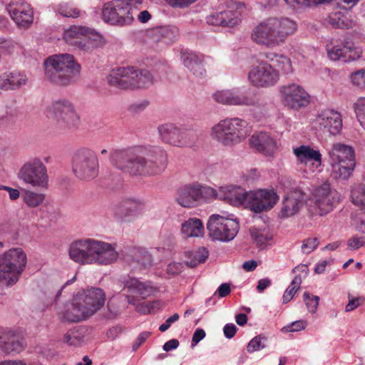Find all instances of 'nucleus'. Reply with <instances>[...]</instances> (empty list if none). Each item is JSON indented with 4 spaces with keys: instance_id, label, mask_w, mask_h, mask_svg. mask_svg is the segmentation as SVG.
Instances as JSON below:
<instances>
[{
    "instance_id": "59",
    "label": "nucleus",
    "mask_w": 365,
    "mask_h": 365,
    "mask_svg": "<svg viewBox=\"0 0 365 365\" xmlns=\"http://www.w3.org/2000/svg\"><path fill=\"white\" fill-rule=\"evenodd\" d=\"M365 245V237L353 236L347 241L348 248L351 250H358Z\"/></svg>"
},
{
    "instance_id": "48",
    "label": "nucleus",
    "mask_w": 365,
    "mask_h": 365,
    "mask_svg": "<svg viewBox=\"0 0 365 365\" xmlns=\"http://www.w3.org/2000/svg\"><path fill=\"white\" fill-rule=\"evenodd\" d=\"M328 24L336 28H344L348 26L345 22V16L340 11L332 12L326 19Z\"/></svg>"
},
{
    "instance_id": "31",
    "label": "nucleus",
    "mask_w": 365,
    "mask_h": 365,
    "mask_svg": "<svg viewBox=\"0 0 365 365\" xmlns=\"http://www.w3.org/2000/svg\"><path fill=\"white\" fill-rule=\"evenodd\" d=\"M68 112V103L66 100L53 102L46 110L47 118L55 120L59 127H66Z\"/></svg>"
},
{
    "instance_id": "47",
    "label": "nucleus",
    "mask_w": 365,
    "mask_h": 365,
    "mask_svg": "<svg viewBox=\"0 0 365 365\" xmlns=\"http://www.w3.org/2000/svg\"><path fill=\"white\" fill-rule=\"evenodd\" d=\"M24 202L30 207H36L43 203L45 195L27 190L23 195Z\"/></svg>"
},
{
    "instance_id": "10",
    "label": "nucleus",
    "mask_w": 365,
    "mask_h": 365,
    "mask_svg": "<svg viewBox=\"0 0 365 365\" xmlns=\"http://www.w3.org/2000/svg\"><path fill=\"white\" fill-rule=\"evenodd\" d=\"M239 223L236 220L214 214L210 216L207 223L209 235L222 242L233 240L239 231Z\"/></svg>"
},
{
    "instance_id": "40",
    "label": "nucleus",
    "mask_w": 365,
    "mask_h": 365,
    "mask_svg": "<svg viewBox=\"0 0 365 365\" xmlns=\"http://www.w3.org/2000/svg\"><path fill=\"white\" fill-rule=\"evenodd\" d=\"M114 4L118 11V20H126V21L122 23V24H118V26H122L130 24L133 21L134 14L133 9L129 6L127 0H115Z\"/></svg>"
},
{
    "instance_id": "28",
    "label": "nucleus",
    "mask_w": 365,
    "mask_h": 365,
    "mask_svg": "<svg viewBox=\"0 0 365 365\" xmlns=\"http://www.w3.org/2000/svg\"><path fill=\"white\" fill-rule=\"evenodd\" d=\"M223 121L233 145L241 143L249 135L247 123L245 120L239 118H227Z\"/></svg>"
},
{
    "instance_id": "56",
    "label": "nucleus",
    "mask_w": 365,
    "mask_h": 365,
    "mask_svg": "<svg viewBox=\"0 0 365 365\" xmlns=\"http://www.w3.org/2000/svg\"><path fill=\"white\" fill-rule=\"evenodd\" d=\"M303 297L309 311L314 313L318 307L319 298L317 296H310L309 292H304Z\"/></svg>"
},
{
    "instance_id": "14",
    "label": "nucleus",
    "mask_w": 365,
    "mask_h": 365,
    "mask_svg": "<svg viewBox=\"0 0 365 365\" xmlns=\"http://www.w3.org/2000/svg\"><path fill=\"white\" fill-rule=\"evenodd\" d=\"M279 79V71L267 62L260 63L254 66L248 73L250 83L257 88L274 86L277 83Z\"/></svg>"
},
{
    "instance_id": "54",
    "label": "nucleus",
    "mask_w": 365,
    "mask_h": 365,
    "mask_svg": "<svg viewBox=\"0 0 365 365\" xmlns=\"http://www.w3.org/2000/svg\"><path fill=\"white\" fill-rule=\"evenodd\" d=\"M208 257V252L202 248L194 253V259L187 262V265L190 267H195L200 263L204 262Z\"/></svg>"
},
{
    "instance_id": "26",
    "label": "nucleus",
    "mask_w": 365,
    "mask_h": 365,
    "mask_svg": "<svg viewBox=\"0 0 365 365\" xmlns=\"http://www.w3.org/2000/svg\"><path fill=\"white\" fill-rule=\"evenodd\" d=\"M206 21L212 26L233 27L241 21V14L237 10H226L209 15Z\"/></svg>"
},
{
    "instance_id": "46",
    "label": "nucleus",
    "mask_w": 365,
    "mask_h": 365,
    "mask_svg": "<svg viewBox=\"0 0 365 365\" xmlns=\"http://www.w3.org/2000/svg\"><path fill=\"white\" fill-rule=\"evenodd\" d=\"M220 188L217 190L214 188L199 184V203L218 199Z\"/></svg>"
},
{
    "instance_id": "12",
    "label": "nucleus",
    "mask_w": 365,
    "mask_h": 365,
    "mask_svg": "<svg viewBox=\"0 0 365 365\" xmlns=\"http://www.w3.org/2000/svg\"><path fill=\"white\" fill-rule=\"evenodd\" d=\"M103 43V36L94 29L84 26H70V46L88 51Z\"/></svg>"
},
{
    "instance_id": "13",
    "label": "nucleus",
    "mask_w": 365,
    "mask_h": 365,
    "mask_svg": "<svg viewBox=\"0 0 365 365\" xmlns=\"http://www.w3.org/2000/svg\"><path fill=\"white\" fill-rule=\"evenodd\" d=\"M213 100L220 104L226 106H263L256 94L243 93L238 89H224L212 93Z\"/></svg>"
},
{
    "instance_id": "57",
    "label": "nucleus",
    "mask_w": 365,
    "mask_h": 365,
    "mask_svg": "<svg viewBox=\"0 0 365 365\" xmlns=\"http://www.w3.org/2000/svg\"><path fill=\"white\" fill-rule=\"evenodd\" d=\"M349 302L346 305L345 311L346 312H351L363 304L365 302V299L363 297H354L350 294L348 295Z\"/></svg>"
},
{
    "instance_id": "44",
    "label": "nucleus",
    "mask_w": 365,
    "mask_h": 365,
    "mask_svg": "<svg viewBox=\"0 0 365 365\" xmlns=\"http://www.w3.org/2000/svg\"><path fill=\"white\" fill-rule=\"evenodd\" d=\"M250 234L252 240L257 246H262L272 239V235L265 229L252 227L250 228Z\"/></svg>"
},
{
    "instance_id": "41",
    "label": "nucleus",
    "mask_w": 365,
    "mask_h": 365,
    "mask_svg": "<svg viewBox=\"0 0 365 365\" xmlns=\"http://www.w3.org/2000/svg\"><path fill=\"white\" fill-rule=\"evenodd\" d=\"M153 83V76L148 70L135 68L133 89L148 88Z\"/></svg>"
},
{
    "instance_id": "38",
    "label": "nucleus",
    "mask_w": 365,
    "mask_h": 365,
    "mask_svg": "<svg viewBox=\"0 0 365 365\" xmlns=\"http://www.w3.org/2000/svg\"><path fill=\"white\" fill-rule=\"evenodd\" d=\"M264 56L268 61L272 63L284 74H289L292 72L291 60L286 56L274 52H268L265 53Z\"/></svg>"
},
{
    "instance_id": "17",
    "label": "nucleus",
    "mask_w": 365,
    "mask_h": 365,
    "mask_svg": "<svg viewBox=\"0 0 365 365\" xmlns=\"http://www.w3.org/2000/svg\"><path fill=\"white\" fill-rule=\"evenodd\" d=\"M315 128L323 133L336 135L342 128V118L339 112L332 109L322 110L314 120Z\"/></svg>"
},
{
    "instance_id": "37",
    "label": "nucleus",
    "mask_w": 365,
    "mask_h": 365,
    "mask_svg": "<svg viewBox=\"0 0 365 365\" xmlns=\"http://www.w3.org/2000/svg\"><path fill=\"white\" fill-rule=\"evenodd\" d=\"M211 138L225 146H233L232 140L227 131L223 120L214 125L210 128Z\"/></svg>"
},
{
    "instance_id": "16",
    "label": "nucleus",
    "mask_w": 365,
    "mask_h": 365,
    "mask_svg": "<svg viewBox=\"0 0 365 365\" xmlns=\"http://www.w3.org/2000/svg\"><path fill=\"white\" fill-rule=\"evenodd\" d=\"M283 104L294 110H299L307 107L310 103L309 94L299 85L292 83L280 87Z\"/></svg>"
},
{
    "instance_id": "30",
    "label": "nucleus",
    "mask_w": 365,
    "mask_h": 365,
    "mask_svg": "<svg viewBox=\"0 0 365 365\" xmlns=\"http://www.w3.org/2000/svg\"><path fill=\"white\" fill-rule=\"evenodd\" d=\"M144 208V204L135 199H124L113 207V212L118 219H125L128 217L140 214Z\"/></svg>"
},
{
    "instance_id": "7",
    "label": "nucleus",
    "mask_w": 365,
    "mask_h": 365,
    "mask_svg": "<svg viewBox=\"0 0 365 365\" xmlns=\"http://www.w3.org/2000/svg\"><path fill=\"white\" fill-rule=\"evenodd\" d=\"M73 174L81 180H89L98 175L99 163L94 151L82 148L75 151L71 158Z\"/></svg>"
},
{
    "instance_id": "5",
    "label": "nucleus",
    "mask_w": 365,
    "mask_h": 365,
    "mask_svg": "<svg viewBox=\"0 0 365 365\" xmlns=\"http://www.w3.org/2000/svg\"><path fill=\"white\" fill-rule=\"evenodd\" d=\"M27 262L26 253L21 248H13L0 255V286L16 284Z\"/></svg>"
},
{
    "instance_id": "27",
    "label": "nucleus",
    "mask_w": 365,
    "mask_h": 365,
    "mask_svg": "<svg viewBox=\"0 0 365 365\" xmlns=\"http://www.w3.org/2000/svg\"><path fill=\"white\" fill-rule=\"evenodd\" d=\"M93 240H77L70 245V259L80 264H90Z\"/></svg>"
},
{
    "instance_id": "45",
    "label": "nucleus",
    "mask_w": 365,
    "mask_h": 365,
    "mask_svg": "<svg viewBox=\"0 0 365 365\" xmlns=\"http://www.w3.org/2000/svg\"><path fill=\"white\" fill-rule=\"evenodd\" d=\"M352 202L361 207V210L365 209V184L355 185L351 192Z\"/></svg>"
},
{
    "instance_id": "55",
    "label": "nucleus",
    "mask_w": 365,
    "mask_h": 365,
    "mask_svg": "<svg viewBox=\"0 0 365 365\" xmlns=\"http://www.w3.org/2000/svg\"><path fill=\"white\" fill-rule=\"evenodd\" d=\"M81 73V65L78 63L73 56L70 55V83L74 82L79 78Z\"/></svg>"
},
{
    "instance_id": "36",
    "label": "nucleus",
    "mask_w": 365,
    "mask_h": 365,
    "mask_svg": "<svg viewBox=\"0 0 365 365\" xmlns=\"http://www.w3.org/2000/svg\"><path fill=\"white\" fill-rule=\"evenodd\" d=\"M294 153L303 162L304 160L314 161L317 167L322 164V155L319 150H315L309 145H302L294 149Z\"/></svg>"
},
{
    "instance_id": "52",
    "label": "nucleus",
    "mask_w": 365,
    "mask_h": 365,
    "mask_svg": "<svg viewBox=\"0 0 365 365\" xmlns=\"http://www.w3.org/2000/svg\"><path fill=\"white\" fill-rule=\"evenodd\" d=\"M352 84L361 89L365 88V69H361L350 75Z\"/></svg>"
},
{
    "instance_id": "9",
    "label": "nucleus",
    "mask_w": 365,
    "mask_h": 365,
    "mask_svg": "<svg viewBox=\"0 0 365 365\" xmlns=\"http://www.w3.org/2000/svg\"><path fill=\"white\" fill-rule=\"evenodd\" d=\"M45 78L52 83L66 86L68 83V53L49 56L43 61Z\"/></svg>"
},
{
    "instance_id": "33",
    "label": "nucleus",
    "mask_w": 365,
    "mask_h": 365,
    "mask_svg": "<svg viewBox=\"0 0 365 365\" xmlns=\"http://www.w3.org/2000/svg\"><path fill=\"white\" fill-rule=\"evenodd\" d=\"M292 272L299 274H296L289 287L285 290L282 297L284 303L289 302L299 289L302 282V277L301 274H304V277H306L308 274V267L305 264H299L292 269Z\"/></svg>"
},
{
    "instance_id": "15",
    "label": "nucleus",
    "mask_w": 365,
    "mask_h": 365,
    "mask_svg": "<svg viewBox=\"0 0 365 365\" xmlns=\"http://www.w3.org/2000/svg\"><path fill=\"white\" fill-rule=\"evenodd\" d=\"M327 55L331 60L344 62L359 58L362 50L354 43L341 39L332 38L326 46Z\"/></svg>"
},
{
    "instance_id": "8",
    "label": "nucleus",
    "mask_w": 365,
    "mask_h": 365,
    "mask_svg": "<svg viewBox=\"0 0 365 365\" xmlns=\"http://www.w3.org/2000/svg\"><path fill=\"white\" fill-rule=\"evenodd\" d=\"M158 132L164 143L175 147L188 146L196 139L194 130L172 123L160 125L158 127Z\"/></svg>"
},
{
    "instance_id": "23",
    "label": "nucleus",
    "mask_w": 365,
    "mask_h": 365,
    "mask_svg": "<svg viewBox=\"0 0 365 365\" xmlns=\"http://www.w3.org/2000/svg\"><path fill=\"white\" fill-rule=\"evenodd\" d=\"M26 346L24 339L15 331L3 330L0 331V351L9 354H18Z\"/></svg>"
},
{
    "instance_id": "42",
    "label": "nucleus",
    "mask_w": 365,
    "mask_h": 365,
    "mask_svg": "<svg viewBox=\"0 0 365 365\" xmlns=\"http://www.w3.org/2000/svg\"><path fill=\"white\" fill-rule=\"evenodd\" d=\"M158 41L165 43H171L175 41L179 36V30L175 26H160L155 31Z\"/></svg>"
},
{
    "instance_id": "39",
    "label": "nucleus",
    "mask_w": 365,
    "mask_h": 365,
    "mask_svg": "<svg viewBox=\"0 0 365 365\" xmlns=\"http://www.w3.org/2000/svg\"><path fill=\"white\" fill-rule=\"evenodd\" d=\"M182 233L187 237L202 236L204 232L202 222L197 218H190L182 224Z\"/></svg>"
},
{
    "instance_id": "19",
    "label": "nucleus",
    "mask_w": 365,
    "mask_h": 365,
    "mask_svg": "<svg viewBox=\"0 0 365 365\" xmlns=\"http://www.w3.org/2000/svg\"><path fill=\"white\" fill-rule=\"evenodd\" d=\"M6 9L16 25L28 29L34 21V12L30 4L24 1L11 2Z\"/></svg>"
},
{
    "instance_id": "58",
    "label": "nucleus",
    "mask_w": 365,
    "mask_h": 365,
    "mask_svg": "<svg viewBox=\"0 0 365 365\" xmlns=\"http://www.w3.org/2000/svg\"><path fill=\"white\" fill-rule=\"evenodd\" d=\"M319 245L317 238H307L303 241L302 251L304 254H309L314 251Z\"/></svg>"
},
{
    "instance_id": "29",
    "label": "nucleus",
    "mask_w": 365,
    "mask_h": 365,
    "mask_svg": "<svg viewBox=\"0 0 365 365\" xmlns=\"http://www.w3.org/2000/svg\"><path fill=\"white\" fill-rule=\"evenodd\" d=\"M199 184L185 185L178 190L176 201L185 207H192L199 203Z\"/></svg>"
},
{
    "instance_id": "34",
    "label": "nucleus",
    "mask_w": 365,
    "mask_h": 365,
    "mask_svg": "<svg viewBox=\"0 0 365 365\" xmlns=\"http://www.w3.org/2000/svg\"><path fill=\"white\" fill-rule=\"evenodd\" d=\"M125 288L130 294H135L140 297L142 299H145L152 295L155 289L149 283L141 282L137 279H130L125 284Z\"/></svg>"
},
{
    "instance_id": "2",
    "label": "nucleus",
    "mask_w": 365,
    "mask_h": 365,
    "mask_svg": "<svg viewBox=\"0 0 365 365\" xmlns=\"http://www.w3.org/2000/svg\"><path fill=\"white\" fill-rule=\"evenodd\" d=\"M297 29L296 22L288 18L268 19L252 29L251 39L258 45L272 48L283 44Z\"/></svg>"
},
{
    "instance_id": "25",
    "label": "nucleus",
    "mask_w": 365,
    "mask_h": 365,
    "mask_svg": "<svg viewBox=\"0 0 365 365\" xmlns=\"http://www.w3.org/2000/svg\"><path fill=\"white\" fill-rule=\"evenodd\" d=\"M248 193L240 186L228 185L220 187L218 200L238 206L247 201Z\"/></svg>"
},
{
    "instance_id": "43",
    "label": "nucleus",
    "mask_w": 365,
    "mask_h": 365,
    "mask_svg": "<svg viewBox=\"0 0 365 365\" xmlns=\"http://www.w3.org/2000/svg\"><path fill=\"white\" fill-rule=\"evenodd\" d=\"M117 14L118 11L115 9L114 1H113L108 2L104 6L102 11V17L106 22L110 23L113 25L118 26V24H122V23L126 21L125 19L119 21Z\"/></svg>"
},
{
    "instance_id": "50",
    "label": "nucleus",
    "mask_w": 365,
    "mask_h": 365,
    "mask_svg": "<svg viewBox=\"0 0 365 365\" xmlns=\"http://www.w3.org/2000/svg\"><path fill=\"white\" fill-rule=\"evenodd\" d=\"M267 338L262 335H258L254 337L247 344V350L250 353H252L266 347L265 342Z\"/></svg>"
},
{
    "instance_id": "51",
    "label": "nucleus",
    "mask_w": 365,
    "mask_h": 365,
    "mask_svg": "<svg viewBox=\"0 0 365 365\" xmlns=\"http://www.w3.org/2000/svg\"><path fill=\"white\" fill-rule=\"evenodd\" d=\"M161 306L160 301H153L143 302L138 306V312L143 314L154 313L156 310L159 309Z\"/></svg>"
},
{
    "instance_id": "11",
    "label": "nucleus",
    "mask_w": 365,
    "mask_h": 365,
    "mask_svg": "<svg viewBox=\"0 0 365 365\" xmlns=\"http://www.w3.org/2000/svg\"><path fill=\"white\" fill-rule=\"evenodd\" d=\"M18 178L32 187L47 188L48 176L47 168L41 159L33 158L25 163L18 173Z\"/></svg>"
},
{
    "instance_id": "18",
    "label": "nucleus",
    "mask_w": 365,
    "mask_h": 365,
    "mask_svg": "<svg viewBox=\"0 0 365 365\" xmlns=\"http://www.w3.org/2000/svg\"><path fill=\"white\" fill-rule=\"evenodd\" d=\"M279 200V197L273 190H259L248 193L247 202L250 209L259 213L271 210Z\"/></svg>"
},
{
    "instance_id": "53",
    "label": "nucleus",
    "mask_w": 365,
    "mask_h": 365,
    "mask_svg": "<svg viewBox=\"0 0 365 365\" xmlns=\"http://www.w3.org/2000/svg\"><path fill=\"white\" fill-rule=\"evenodd\" d=\"M354 111L360 124L365 120V98H359L354 104Z\"/></svg>"
},
{
    "instance_id": "21",
    "label": "nucleus",
    "mask_w": 365,
    "mask_h": 365,
    "mask_svg": "<svg viewBox=\"0 0 365 365\" xmlns=\"http://www.w3.org/2000/svg\"><path fill=\"white\" fill-rule=\"evenodd\" d=\"M91 250L90 264H110L118 257L115 248L110 244L104 242L94 240Z\"/></svg>"
},
{
    "instance_id": "64",
    "label": "nucleus",
    "mask_w": 365,
    "mask_h": 365,
    "mask_svg": "<svg viewBox=\"0 0 365 365\" xmlns=\"http://www.w3.org/2000/svg\"><path fill=\"white\" fill-rule=\"evenodd\" d=\"M355 222L357 230L365 233V214H358V215L356 217Z\"/></svg>"
},
{
    "instance_id": "20",
    "label": "nucleus",
    "mask_w": 365,
    "mask_h": 365,
    "mask_svg": "<svg viewBox=\"0 0 365 365\" xmlns=\"http://www.w3.org/2000/svg\"><path fill=\"white\" fill-rule=\"evenodd\" d=\"M135 67H118L107 76L109 86L118 89H133Z\"/></svg>"
},
{
    "instance_id": "61",
    "label": "nucleus",
    "mask_w": 365,
    "mask_h": 365,
    "mask_svg": "<svg viewBox=\"0 0 365 365\" xmlns=\"http://www.w3.org/2000/svg\"><path fill=\"white\" fill-rule=\"evenodd\" d=\"M80 125V115L70 106V128L78 129Z\"/></svg>"
},
{
    "instance_id": "63",
    "label": "nucleus",
    "mask_w": 365,
    "mask_h": 365,
    "mask_svg": "<svg viewBox=\"0 0 365 365\" xmlns=\"http://www.w3.org/2000/svg\"><path fill=\"white\" fill-rule=\"evenodd\" d=\"M183 268V265L180 262H171L168 265L167 272L168 274L175 275L180 274Z\"/></svg>"
},
{
    "instance_id": "24",
    "label": "nucleus",
    "mask_w": 365,
    "mask_h": 365,
    "mask_svg": "<svg viewBox=\"0 0 365 365\" xmlns=\"http://www.w3.org/2000/svg\"><path fill=\"white\" fill-rule=\"evenodd\" d=\"M251 147L266 156H272L277 150L276 140L267 133L259 132L250 138Z\"/></svg>"
},
{
    "instance_id": "3",
    "label": "nucleus",
    "mask_w": 365,
    "mask_h": 365,
    "mask_svg": "<svg viewBox=\"0 0 365 365\" xmlns=\"http://www.w3.org/2000/svg\"><path fill=\"white\" fill-rule=\"evenodd\" d=\"M105 300L106 294L100 288L91 287L78 292L72 300L70 322L88 319L103 307Z\"/></svg>"
},
{
    "instance_id": "62",
    "label": "nucleus",
    "mask_w": 365,
    "mask_h": 365,
    "mask_svg": "<svg viewBox=\"0 0 365 365\" xmlns=\"http://www.w3.org/2000/svg\"><path fill=\"white\" fill-rule=\"evenodd\" d=\"M179 318L180 316L178 314H174L173 316L168 318L166 321L160 326L159 330L162 332L165 331L170 327L171 324L177 322L179 319Z\"/></svg>"
},
{
    "instance_id": "49",
    "label": "nucleus",
    "mask_w": 365,
    "mask_h": 365,
    "mask_svg": "<svg viewBox=\"0 0 365 365\" xmlns=\"http://www.w3.org/2000/svg\"><path fill=\"white\" fill-rule=\"evenodd\" d=\"M86 329L81 326H74L70 328V345L78 344L85 336Z\"/></svg>"
},
{
    "instance_id": "4",
    "label": "nucleus",
    "mask_w": 365,
    "mask_h": 365,
    "mask_svg": "<svg viewBox=\"0 0 365 365\" xmlns=\"http://www.w3.org/2000/svg\"><path fill=\"white\" fill-rule=\"evenodd\" d=\"M331 168V177L346 180L356 167L355 150L353 147L341 143H334L328 152Z\"/></svg>"
},
{
    "instance_id": "60",
    "label": "nucleus",
    "mask_w": 365,
    "mask_h": 365,
    "mask_svg": "<svg viewBox=\"0 0 365 365\" xmlns=\"http://www.w3.org/2000/svg\"><path fill=\"white\" fill-rule=\"evenodd\" d=\"M307 327V322L304 320L296 321L291 324L290 326L284 327L283 329H285L287 331H299L303 330Z\"/></svg>"
},
{
    "instance_id": "32",
    "label": "nucleus",
    "mask_w": 365,
    "mask_h": 365,
    "mask_svg": "<svg viewBox=\"0 0 365 365\" xmlns=\"http://www.w3.org/2000/svg\"><path fill=\"white\" fill-rule=\"evenodd\" d=\"M28 78L24 73L12 71L0 75V88L15 90L27 83Z\"/></svg>"
},
{
    "instance_id": "1",
    "label": "nucleus",
    "mask_w": 365,
    "mask_h": 365,
    "mask_svg": "<svg viewBox=\"0 0 365 365\" xmlns=\"http://www.w3.org/2000/svg\"><path fill=\"white\" fill-rule=\"evenodd\" d=\"M110 158L114 167L133 176L159 175L168 165L167 153L160 147L137 145L114 150Z\"/></svg>"
},
{
    "instance_id": "22",
    "label": "nucleus",
    "mask_w": 365,
    "mask_h": 365,
    "mask_svg": "<svg viewBox=\"0 0 365 365\" xmlns=\"http://www.w3.org/2000/svg\"><path fill=\"white\" fill-rule=\"evenodd\" d=\"M304 194L299 190L289 192L284 197L279 217L285 219L296 215L304 204Z\"/></svg>"
},
{
    "instance_id": "6",
    "label": "nucleus",
    "mask_w": 365,
    "mask_h": 365,
    "mask_svg": "<svg viewBox=\"0 0 365 365\" xmlns=\"http://www.w3.org/2000/svg\"><path fill=\"white\" fill-rule=\"evenodd\" d=\"M340 200L339 192L330 183L324 182L314 190L307 205L312 215L323 216L332 211Z\"/></svg>"
},
{
    "instance_id": "35",
    "label": "nucleus",
    "mask_w": 365,
    "mask_h": 365,
    "mask_svg": "<svg viewBox=\"0 0 365 365\" xmlns=\"http://www.w3.org/2000/svg\"><path fill=\"white\" fill-rule=\"evenodd\" d=\"M185 66L190 70L194 76L202 77L206 71L203 65V56L195 53H188L183 57Z\"/></svg>"
}]
</instances>
